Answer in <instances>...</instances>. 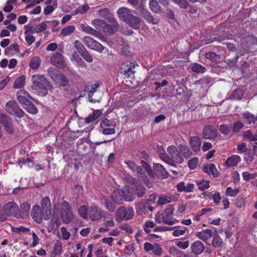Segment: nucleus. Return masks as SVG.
I'll return each mask as SVG.
<instances>
[{
    "instance_id": "nucleus-1",
    "label": "nucleus",
    "mask_w": 257,
    "mask_h": 257,
    "mask_svg": "<svg viewBox=\"0 0 257 257\" xmlns=\"http://www.w3.org/2000/svg\"><path fill=\"white\" fill-rule=\"evenodd\" d=\"M32 88L39 95L45 96L48 90L53 88L51 84L43 75L35 74L32 76Z\"/></svg>"
},
{
    "instance_id": "nucleus-2",
    "label": "nucleus",
    "mask_w": 257,
    "mask_h": 257,
    "mask_svg": "<svg viewBox=\"0 0 257 257\" xmlns=\"http://www.w3.org/2000/svg\"><path fill=\"white\" fill-rule=\"evenodd\" d=\"M29 97H30L29 94L25 90H20L17 93L18 100L28 112H37V108L28 100Z\"/></svg>"
},
{
    "instance_id": "nucleus-3",
    "label": "nucleus",
    "mask_w": 257,
    "mask_h": 257,
    "mask_svg": "<svg viewBox=\"0 0 257 257\" xmlns=\"http://www.w3.org/2000/svg\"><path fill=\"white\" fill-rule=\"evenodd\" d=\"M135 212L133 207L126 208L124 206H120L116 211L115 220L120 222L123 220H128L133 218Z\"/></svg>"
},
{
    "instance_id": "nucleus-4",
    "label": "nucleus",
    "mask_w": 257,
    "mask_h": 257,
    "mask_svg": "<svg viewBox=\"0 0 257 257\" xmlns=\"http://www.w3.org/2000/svg\"><path fill=\"white\" fill-rule=\"evenodd\" d=\"M60 216L62 221L65 224H69L73 219L70 206L66 201H63L60 204Z\"/></svg>"
},
{
    "instance_id": "nucleus-5",
    "label": "nucleus",
    "mask_w": 257,
    "mask_h": 257,
    "mask_svg": "<svg viewBox=\"0 0 257 257\" xmlns=\"http://www.w3.org/2000/svg\"><path fill=\"white\" fill-rule=\"evenodd\" d=\"M48 73L51 78L61 86H64L68 83V79L63 74L58 72L53 67L48 69Z\"/></svg>"
},
{
    "instance_id": "nucleus-6",
    "label": "nucleus",
    "mask_w": 257,
    "mask_h": 257,
    "mask_svg": "<svg viewBox=\"0 0 257 257\" xmlns=\"http://www.w3.org/2000/svg\"><path fill=\"white\" fill-rule=\"evenodd\" d=\"M82 41L88 48L99 53L102 52L104 49V47L102 45L90 36L84 37L82 39Z\"/></svg>"
},
{
    "instance_id": "nucleus-7",
    "label": "nucleus",
    "mask_w": 257,
    "mask_h": 257,
    "mask_svg": "<svg viewBox=\"0 0 257 257\" xmlns=\"http://www.w3.org/2000/svg\"><path fill=\"white\" fill-rule=\"evenodd\" d=\"M115 122L107 118L103 119L100 122V127L102 128V133L104 135L114 134L115 133Z\"/></svg>"
},
{
    "instance_id": "nucleus-8",
    "label": "nucleus",
    "mask_w": 257,
    "mask_h": 257,
    "mask_svg": "<svg viewBox=\"0 0 257 257\" xmlns=\"http://www.w3.org/2000/svg\"><path fill=\"white\" fill-rule=\"evenodd\" d=\"M41 205V210L42 212L43 219L47 220L50 218L51 210V204L49 198L47 196L43 198Z\"/></svg>"
},
{
    "instance_id": "nucleus-9",
    "label": "nucleus",
    "mask_w": 257,
    "mask_h": 257,
    "mask_svg": "<svg viewBox=\"0 0 257 257\" xmlns=\"http://www.w3.org/2000/svg\"><path fill=\"white\" fill-rule=\"evenodd\" d=\"M154 175L158 179L163 180L169 177V174L164 167L160 164L155 163L153 165Z\"/></svg>"
},
{
    "instance_id": "nucleus-10",
    "label": "nucleus",
    "mask_w": 257,
    "mask_h": 257,
    "mask_svg": "<svg viewBox=\"0 0 257 257\" xmlns=\"http://www.w3.org/2000/svg\"><path fill=\"white\" fill-rule=\"evenodd\" d=\"M108 20L111 23V25H109L105 22L103 31L105 33L113 34L118 31V24L113 17H109Z\"/></svg>"
},
{
    "instance_id": "nucleus-11",
    "label": "nucleus",
    "mask_w": 257,
    "mask_h": 257,
    "mask_svg": "<svg viewBox=\"0 0 257 257\" xmlns=\"http://www.w3.org/2000/svg\"><path fill=\"white\" fill-rule=\"evenodd\" d=\"M203 137L205 139L215 140L217 137V130L212 125H206L203 130Z\"/></svg>"
},
{
    "instance_id": "nucleus-12",
    "label": "nucleus",
    "mask_w": 257,
    "mask_h": 257,
    "mask_svg": "<svg viewBox=\"0 0 257 257\" xmlns=\"http://www.w3.org/2000/svg\"><path fill=\"white\" fill-rule=\"evenodd\" d=\"M5 215L7 216H14L17 214L19 207L18 205L13 202H9L4 207Z\"/></svg>"
},
{
    "instance_id": "nucleus-13",
    "label": "nucleus",
    "mask_w": 257,
    "mask_h": 257,
    "mask_svg": "<svg viewBox=\"0 0 257 257\" xmlns=\"http://www.w3.org/2000/svg\"><path fill=\"white\" fill-rule=\"evenodd\" d=\"M101 209L96 205L92 204L90 206L89 216L90 219L93 221H98L101 219Z\"/></svg>"
},
{
    "instance_id": "nucleus-14",
    "label": "nucleus",
    "mask_w": 257,
    "mask_h": 257,
    "mask_svg": "<svg viewBox=\"0 0 257 257\" xmlns=\"http://www.w3.org/2000/svg\"><path fill=\"white\" fill-rule=\"evenodd\" d=\"M0 123H2L6 131L10 134H13L14 130L13 127L12 120L5 113H0Z\"/></svg>"
},
{
    "instance_id": "nucleus-15",
    "label": "nucleus",
    "mask_w": 257,
    "mask_h": 257,
    "mask_svg": "<svg viewBox=\"0 0 257 257\" xmlns=\"http://www.w3.org/2000/svg\"><path fill=\"white\" fill-rule=\"evenodd\" d=\"M50 61L54 66L60 68H64L66 66L64 57L60 53H56L52 55Z\"/></svg>"
},
{
    "instance_id": "nucleus-16",
    "label": "nucleus",
    "mask_w": 257,
    "mask_h": 257,
    "mask_svg": "<svg viewBox=\"0 0 257 257\" xmlns=\"http://www.w3.org/2000/svg\"><path fill=\"white\" fill-rule=\"evenodd\" d=\"M117 15L119 18L125 23L133 15L132 11L125 7H122L118 9Z\"/></svg>"
},
{
    "instance_id": "nucleus-17",
    "label": "nucleus",
    "mask_w": 257,
    "mask_h": 257,
    "mask_svg": "<svg viewBox=\"0 0 257 257\" xmlns=\"http://www.w3.org/2000/svg\"><path fill=\"white\" fill-rule=\"evenodd\" d=\"M132 189L134 194H135V196H137L139 198L143 197L146 193V188L140 181L132 187Z\"/></svg>"
},
{
    "instance_id": "nucleus-18",
    "label": "nucleus",
    "mask_w": 257,
    "mask_h": 257,
    "mask_svg": "<svg viewBox=\"0 0 257 257\" xmlns=\"http://www.w3.org/2000/svg\"><path fill=\"white\" fill-rule=\"evenodd\" d=\"M31 216L36 222L40 223L42 222L43 217L40 206L35 205L33 207L31 211Z\"/></svg>"
},
{
    "instance_id": "nucleus-19",
    "label": "nucleus",
    "mask_w": 257,
    "mask_h": 257,
    "mask_svg": "<svg viewBox=\"0 0 257 257\" xmlns=\"http://www.w3.org/2000/svg\"><path fill=\"white\" fill-rule=\"evenodd\" d=\"M191 251L195 255L200 254L205 249L203 243L200 240L194 241L191 245Z\"/></svg>"
},
{
    "instance_id": "nucleus-20",
    "label": "nucleus",
    "mask_w": 257,
    "mask_h": 257,
    "mask_svg": "<svg viewBox=\"0 0 257 257\" xmlns=\"http://www.w3.org/2000/svg\"><path fill=\"white\" fill-rule=\"evenodd\" d=\"M5 109L7 112H23L17 102L14 100H10L7 102Z\"/></svg>"
},
{
    "instance_id": "nucleus-21",
    "label": "nucleus",
    "mask_w": 257,
    "mask_h": 257,
    "mask_svg": "<svg viewBox=\"0 0 257 257\" xmlns=\"http://www.w3.org/2000/svg\"><path fill=\"white\" fill-rule=\"evenodd\" d=\"M110 199L116 204H122V189H117L114 191L110 196Z\"/></svg>"
},
{
    "instance_id": "nucleus-22",
    "label": "nucleus",
    "mask_w": 257,
    "mask_h": 257,
    "mask_svg": "<svg viewBox=\"0 0 257 257\" xmlns=\"http://www.w3.org/2000/svg\"><path fill=\"white\" fill-rule=\"evenodd\" d=\"M203 171L209 175L211 174L214 177H217L220 174L215 165L212 163L204 165Z\"/></svg>"
},
{
    "instance_id": "nucleus-23",
    "label": "nucleus",
    "mask_w": 257,
    "mask_h": 257,
    "mask_svg": "<svg viewBox=\"0 0 257 257\" xmlns=\"http://www.w3.org/2000/svg\"><path fill=\"white\" fill-rule=\"evenodd\" d=\"M189 143L194 152H198L200 150L201 142L198 137L194 136L191 137L189 140Z\"/></svg>"
},
{
    "instance_id": "nucleus-24",
    "label": "nucleus",
    "mask_w": 257,
    "mask_h": 257,
    "mask_svg": "<svg viewBox=\"0 0 257 257\" xmlns=\"http://www.w3.org/2000/svg\"><path fill=\"white\" fill-rule=\"evenodd\" d=\"M211 229H205L201 231L196 232V235L204 241L207 240L213 235Z\"/></svg>"
},
{
    "instance_id": "nucleus-25",
    "label": "nucleus",
    "mask_w": 257,
    "mask_h": 257,
    "mask_svg": "<svg viewBox=\"0 0 257 257\" xmlns=\"http://www.w3.org/2000/svg\"><path fill=\"white\" fill-rule=\"evenodd\" d=\"M126 23L133 29H138L141 27V20L139 18L132 15Z\"/></svg>"
},
{
    "instance_id": "nucleus-26",
    "label": "nucleus",
    "mask_w": 257,
    "mask_h": 257,
    "mask_svg": "<svg viewBox=\"0 0 257 257\" xmlns=\"http://www.w3.org/2000/svg\"><path fill=\"white\" fill-rule=\"evenodd\" d=\"M81 30L87 34H90L96 37H99L98 35L99 33L95 29L92 28L89 26H88L85 24H82L81 25Z\"/></svg>"
},
{
    "instance_id": "nucleus-27",
    "label": "nucleus",
    "mask_w": 257,
    "mask_h": 257,
    "mask_svg": "<svg viewBox=\"0 0 257 257\" xmlns=\"http://www.w3.org/2000/svg\"><path fill=\"white\" fill-rule=\"evenodd\" d=\"M242 119L244 123L250 124L253 122V124L257 123V116H254L252 113H243Z\"/></svg>"
},
{
    "instance_id": "nucleus-28",
    "label": "nucleus",
    "mask_w": 257,
    "mask_h": 257,
    "mask_svg": "<svg viewBox=\"0 0 257 257\" xmlns=\"http://www.w3.org/2000/svg\"><path fill=\"white\" fill-rule=\"evenodd\" d=\"M136 199L135 194L129 190L122 189V199L126 202H132Z\"/></svg>"
},
{
    "instance_id": "nucleus-29",
    "label": "nucleus",
    "mask_w": 257,
    "mask_h": 257,
    "mask_svg": "<svg viewBox=\"0 0 257 257\" xmlns=\"http://www.w3.org/2000/svg\"><path fill=\"white\" fill-rule=\"evenodd\" d=\"M103 204L106 208L111 212H113L115 211L116 206L115 203L111 201L107 197H104L103 198Z\"/></svg>"
},
{
    "instance_id": "nucleus-30",
    "label": "nucleus",
    "mask_w": 257,
    "mask_h": 257,
    "mask_svg": "<svg viewBox=\"0 0 257 257\" xmlns=\"http://www.w3.org/2000/svg\"><path fill=\"white\" fill-rule=\"evenodd\" d=\"M241 158L237 155H233L229 157L226 161V164L229 166H235L240 162Z\"/></svg>"
},
{
    "instance_id": "nucleus-31",
    "label": "nucleus",
    "mask_w": 257,
    "mask_h": 257,
    "mask_svg": "<svg viewBox=\"0 0 257 257\" xmlns=\"http://www.w3.org/2000/svg\"><path fill=\"white\" fill-rule=\"evenodd\" d=\"M26 78L24 75H21L17 77L14 81L13 87L18 89L22 88L25 84Z\"/></svg>"
},
{
    "instance_id": "nucleus-32",
    "label": "nucleus",
    "mask_w": 257,
    "mask_h": 257,
    "mask_svg": "<svg viewBox=\"0 0 257 257\" xmlns=\"http://www.w3.org/2000/svg\"><path fill=\"white\" fill-rule=\"evenodd\" d=\"M41 63V59L38 56L33 57L29 63V66L32 69H37L40 66Z\"/></svg>"
},
{
    "instance_id": "nucleus-33",
    "label": "nucleus",
    "mask_w": 257,
    "mask_h": 257,
    "mask_svg": "<svg viewBox=\"0 0 257 257\" xmlns=\"http://www.w3.org/2000/svg\"><path fill=\"white\" fill-rule=\"evenodd\" d=\"M179 152L182 153L183 156L188 158L192 155L191 152L189 150V147L185 144H180L179 147Z\"/></svg>"
},
{
    "instance_id": "nucleus-34",
    "label": "nucleus",
    "mask_w": 257,
    "mask_h": 257,
    "mask_svg": "<svg viewBox=\"0 0 257 257\" xmlns=\"http://www.w3.org/2000/svg\"><path fill=\"white\" fill-rule=\"evenodd\" d=\"M213 240L212 242V245L215 248H218L221 246L223 240L217 234V231H215V234L213 235Z\"/></svg>"
},
{
    "instance_id": "nucleus-35",
    "label": "nucleus",
    "mask_w": 257,
    "mask_h": 257,
    "mask_svg": "<svg viewBox=\"0 0 257 257\" xmlns=\"http://www.w3.org/2000/svg\"><path fill=\"white\" fill-rule=\"evenodd\" d=\"M147 206L141 201L136 204V211L138 214L143 215L145 214Z\"/></svg>"
},
{
    "instance_id": "nucleus-36",
    "label": "nucleus",
    "mask_w": 257,
    "mask_h": 257,
    "mask_svg": "<svg viewBox=\"0 0 257 257\" xmlns=\"http://www.w3.org/2000/svg\"><path fill=\"white\" fill-rule=\"evenodd\" d=\"M75 29L73 25L67 26L63 28L60 32V35L63 36H66L73 33Z\"/></svg>"
},
{
    "instance_id": "nucleus-37",
    "label": "nucleus",
    "mask_w": 257,
    "mask_h": 257,
    "mask_svg": "<svg viewBox=\"0 0 257 257\" xmlns=\"http://www.w3.org/2000/svg\"><path fill=\"white\" fill-rule=\"evenodd\" d=\"M142 17L144 18L148 22L155 24L157 23L155 21V20L150 14V13L147 10L143 11L142 13Z\"/></svg>"
},
{
    "instance_id": "nucleus-38",
    "label": "nucleus",
    "mask_w": 257,
    "mask_h": 257,
    "mask_svg": "<svg viewBox=\"0 0 257 257\" xmlns=\"http://www.w3.org/2000/svg\"><path fill=\"white\" fill-rule=\"evenodd\" d=\"M243 94V91H242V90L240 89H237L234 90L232 92L229 98L234 100H240Z\"/></svg>"
},
{
    "instance_id": "nucleus-39",
    "label": "nucleus",
    "mask_w": 257,
    "mask_h": 257,
    "mask_svg": "<svg viewBox=\"0 0 257 257\" xmlns=\"http://www.w3.org/2000/svg\"><path fill=\"white\" fill-rule=\"evenodd\" d=\"M30 204L27 202L23 203L20 207V212L22 215L28 216L30 210Z\"/></svg>"
},
{
    "instance_id": "nucleus-40",
    "label": "nucleus",
    "mask_w": 257,
    "mask_h": 257,
    "mask_svg": "<svg viewBox=\"0 0 257 257\" xmlns=\"http://www.w3.org/2000/svg\"><path fill=\"white\" fill-rule=\"evenodd\" d=\"M105 22L98 19H95L91 21V24L97 29H102Z\"/></svg>"
},
{
    "instance_id": "nucleus-41",
    "label": "nucleus",
    "mask_w": 257,
    "mask_h": 257,
    "mask_svg": "<svg viewBox=\"0 0 257 257\" xmlns=\"http://www.w3.org/2000/svg\"><path fill=\"white\" fill-rule=\"evenodd\" d=\"M173 163L181 164L183 162L184 159L181 153L179 151L177 152L172 156H171Z\"/></svg>"
},
{
    "instance_id": "nucleus-42",
    "label": "nucleus",
    "mask_w": 257,
    "mask_h": 257,
    "mask_svg": "<svg viewBox=\"0 0 257 257\" xmlns=\"http://www.w3.org/2000/svg\"><path fill=\"white\" fill-rule=\"evenodd\" d=\"M205 57L207 59L210 60V61L214 63H217L220 60L219 56L214 52H209L206 53Z\"/></svg>"
},
{
    "instance_id": "nucleus-43",
    "label": "nucleus",
    "mask_w": 257,
    "mask_h": 257,
    "mask_svg": "<svg viewBox=\"0 0 257 257\" xmlns=\"http://www.w3.org/2000/svg\"><path fill=\"white\" fill-rule=\"evenodd\" d=\"M149 5L151 10L154 13H158L160 12V7L157 0H149Z\"/></svg>"
},
{
    "instance_id": "nucleus-44",
    "label": "nucleus",
    "mask_w": 257,
    "mask_h": 257,
    "mask_svg": "<svg viewBox=\"0 0 257 257\" xmlns=\"http://www.w3.org/2000/svg\"><path fill=\"white\" fill-rule=\"evenodd\" d=\"M160 158L161 159L167 163L168 164L172 166H176L175 164L173 163V160L172 159L171 157H170L169 155H168L166 153H162L160 155Z\"/></svg>"
},
{
    "instance_id": "nucleus-45",
    "label": "nucleus",
    "mask_w": 257,
    "mask_h": 257,
    "mask_svg": "<svg viewBox=\"0 0 257 257\" xmlns=\"http://www.w3.org/2000/svg\"><path fill=\"white\" fill-rule=\"evenodd\" d=\"M243 123L240 121L234 122L232 124V133H238L243 128Z\"/></svg>"
},
{
    "instance_id": "nucleus-46",
    "label": "nucleus",
    "mask_w": 257,
    "mask_h": 257,
    "mask_svg": "<svg viewBox=\"0 0 257 257\" xmlns=\"http://www.w3.org/2000/svg\"><path fill=\"white\" fill-rule=\"evenodd\" d=\"M17 1L18 0H8L7 2V6L3 9L4 11L6 13L11 12L13 9V7L12 4H16Z\"/></svg>"
},
{
    "instance_id": "nucleus-47",
    "label": "nucleus",
    "mask_w": 257,
    "mask_h": 257,
    "mask_svg": "<svg viewBox=\"0 0 257 257\" xmlns=\"http://www.w3.org/2000/svg\"><path fill=\"white\" fill-rule=\"evenodd\" d=\"M192 71L196 73H203L205 71V68L198 63H194L192 67Z\"/></svg>"
},
{
    "instance_id": "nucleus-48",
    "label": "nucleus",
    "mask_w": 257,
    "mask_h": 257,
    "mask_svg": "<svg viewBox=\"0 0 257 257\" xmlns=\"http://www.w3.org/2000/svg\"><path fill=\"white\" fill-rule=\"evenodd\" d=\"M57 7V2H54L53 5L47 6L44 9V13L46 15L52 13Z\"/></svg>"
},
{
    "instance_id": "nucleus-49",
    "label": "nucleus",
    "mask_w": 257,
    "mask_h": 257,
    "mask_svg": "<svg viewBox=\"0 0 257 257\" xmlns=\"http://www.w3.org/2000/svg\"><path fill=\"white\" fill-rule=\"evenodd\" d=\"M256 155V153L253 150H249L247 153L245 154L244 158L247 163H249L253 161V156Z\"/></svg>"
},
{
    "instance_id": "nucleus-50",
    "label": "nucleus",
    "mask_w": 257,
    "mask_h": 257,
    "mask_svg": "<svg viewBox=\"0 0 257 257\" xmlns=\"http://www.w3.org/2000/svg\"><path fill=\"white\" fill-rule=\"evenodd\" d=\"M99 116V113H92L86 117L84 121L86 123L88 124L91 122L96 120Z\"/></svg>"
},
{
    "instance_id": "nucleus-51",
    "label": "nucleus",
    "mask_w": 257,
    "mask_h": 257,
    "mask_svg": "<svg viewBox=\"0 0 257 257\" xmlns=\"http://www.w3.org/2000/svg\"><path fill=\"white\" fill-rule=\"evenodd\" d=\"M30 230V229L29 228L23 226H21L19 227H12V231L13 232L17 233H20L21 232L23 233H26L29 232Z\"/></svg>"
},
{
    "instance_id": "nucleus-52",
    "label": "nucleus",
    "mask_w": 257,
    "mask_h": 257,
    "mask_svg": "<svg viewBox=\"0 0 257 257\" xmlns=\"http://www.w3.org/2000/svg\"><path fill=\"white\" fill-rule=\"evenodd\" d=\"M74 44L75 48H76V49L77 50L79 54H81L85 50H86L84 46H83V45L82 44V43H81V42L79 40H76Z\"/></svg>"
},
{
    "instance_id": "nucleus-53",
    "label": "nucleus",
    "mask_w": 257,
    "mask_h": 257,
    "mask_svg": "<svg viewBox=\"0 0 257 257\" xmlns=\"http://www.w3.org/2000/svg\"><path fill=\"white\" fill-rule=\"evenodd\" d=\"M257 177L256 173L250 174L248 172H244L242 173V177L246 181H248L250 180L254 179Z\"/></svg>"
},
{
    "instance_id": "nucleus-54",
    "label": "nucleus",
    "mask_w": 257,
    "mask_h": 257,
    "mask_svg": "<svg viewBox=\"0 0 257 257\" xmlns=\"http://www.w3.org/2000/svg\"><path fill=\"white\" fill-rule=\"evenodd\" d=\"M142 165L141 167L148 173V174L151 176H153V172L151 167L148 164V163L142 160L141 162Z\"/></svg>"
},
{
    "instance_id": "nucleus-55",
    "label": "nucleus",
    "mask_w": 257,
    "mask_h": 257,
    "mask_svg": "<svg viewBox=\"0 0 257 257\" xmlns=\"http://www.w3.org/2000/svg\"><path fill=\"white\" fill-rule=\"evenodd\" d=\"M78 212L80 215L83 218L85 219L87 217L88 208L85 205L81 206L79 209Z\"/></svg>"
},
{
    "instance_id": "nucleus-56",
    "label": "nucleus",
    "mask_w": 257,
    "mask_h": 257,
    "mask_svg": "<svg viewBox=\"0 0 257 257\" xmlns=\"http://www.w3.org/2000/svg\"><path fill=\"white\" fill-rule=\"evenodd\" d=\"M198 163V159L197 157H194L189 160L188 165L190 169H195L196 168Z\"/></svg>"
},
{
    "instance_id": "nucleus-57",
    "label": "nucleus",
    "mask_w": 257,
    "mask_h": 257,
    "mask_svg": "<svg viewBox=\"0 0 257 257\" xmlns=\"http://www.w3.org/2000/svg\"><path fill=\"white\" fill-rule=\"evenodd\" d=\"M80 54L86 62L91 63L93 61V58L92 56L86 50Z\"/></svg>"
},
{
    "instance_id": "nucleus-58",
    "label": "nucleus",
    "mask_w": 257,
    "mask_h": 257,
    "mask_svg": "<svg viewBox=\"0 0 257 257\" xmlns=\"http://www.w3.org/2000/svg\"><path fill=\"white\" fill-rule=\"evenodd\" d=\"M230 128V126L227 124H221L219 126L220 132L224 135H227L229 134Z\"/></svg>"
},
{
    "instance_id": "nucleus-59",
    "label": "nucleus",
    "mask_w": 257,
    "mask_h": 257,
    "mask_svg": "<svg viewBox=\"0 0 257 257\" xmlns=\"http://www.w3.org/2000/svg\"><path fill=\"white\" fill-rule=\"evenodd\" d=\"M152 250L155 255L160 256L162 254L163 249L159 244L154 243Z\"/></svg>"
},
{
    "instance_id": "nucleus-60",
    "label": "nucleus",
    "mask_w": 257,
    "mask_h": 257,
    "mask_svg": "<svg viewBox=\"0 0 257 257\" xmlns=\"http://www.w3.org/2000/svg\"><path fill=\"white\" fill-rule=\"evenodd\" d=\"M35 28L36 33H39L45 30L47 28V25L45 23H42L37 25Z\"/></svg>"
},
{
    "instance_id": "nucleus-61",
    "label": "nucleus",
    "mask_w": 257,
    "mask_h": 257,
    "mask_svg": "<svg viewBox=\"0 0 257 257\" xmlns=\"http://www.w3.org/2000/svg\"><path fill=\"white\" fill-rule=\"evenodd\" d=\"M239 192V189L236 188L234 190L232 189L231 187H228L226 189V194L227 196L234 197Z\"/></svg>"
},
{
    "instance_id": "nucleus-62",
    "label": "nucleus",
    "mask_w": 257,
    "mask_h": 257,
    "mask_svg": "<svg viewBox=\"0 0 257 257\" xmlns=\"http://www.w3.org/2000/svg\"><path fill=\"white\" fill-rule=\"evenodd\" d=\"M23 2L27 4V6L26 7V9H28L32 7H33L38 4H39L40 1L37 0H23Z\"/></svg>"
},
{
    "instance_id": "nucleus-63",
    "label": "nucleus",
    "mask_w": 257,
    "mask_h": 257,
    "mask_svg": "<svg viewBox=\"0 0 257 257\" xmlns=\"http://www.w3.org/2000/svg\"><path fill=\"white\" fill-rule=\"evenodd\" d=\"M172 201V198L168 196H162L159 198L158 203L159 205H163L166 203H170Z\"/></svg>"
},
{
    "instance_id": "nucleus-64",
    "label": "nucleus",
    "mask_w": 257,
    "mask_h": 257,
    "mask_svg": "<svg viewBox=\"0 0 257 257\" xmlns=\"http://www.w3.org/2000/svg\"><path fill=\"white\" fill-rule=\"evenodd\" d=\"M24 28L25 29V34L31 35V34L36 33L35 26L25 25Z\"/></svg>"
}]
</instances>
